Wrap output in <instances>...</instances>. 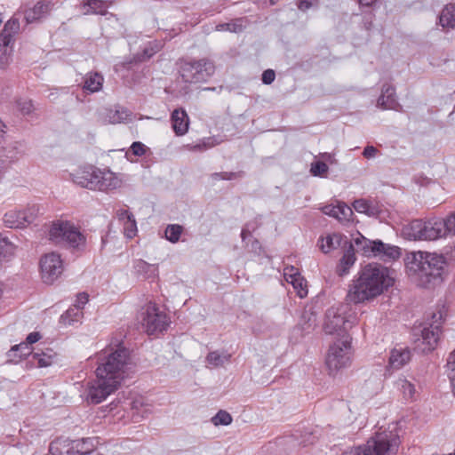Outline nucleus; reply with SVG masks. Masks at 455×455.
<instances>
[{"label":"nucleus","instance_id":"2eb2a0df","mask_svg":"<svg viewBox=\"0 0 455 455\" xmlns=\"http://www.w3.org/2000/svg\"><path fill=\"white\" fill-rule=\"evenodd\" d=\"M99 174H100V168L93 165H84L71 172L69 176L71 180L81 188L97 190Z\"/></svg>","mask_w":455,"mask_h":455},{"label":"nucleus","instance_id":"13d9d810","mask_svg":"<svg viewBox=\"0 0 455 455\" xmlns=\"http://www.w3.org/2000/svg\"><path fill=\"white\" fill-rule=\"evenodd\" d=\"M315 3L316 0H299L298 8L302 12H306L307 10L311 8Z\"/></svg>","mask_w":455,"mask_h":455},{"label":"nucleus","instance_id":"e2e57ef3","mask_svg":"<svg viewBox=\"0 0 455 455\" xmlns=\"http://www.w3.org/2000/svg\"><path fill=\"white\" fill-rule=\"evenodd\" d=\"M251 235V232L248 229V226L243 228L241 232V238L243 241H245L246 237Z\"/></svg>","mask_w":455,"mask_h":455},{"label":"nucleus","instance_id":"f8f14e48","mask_svg":"<svg viewBox=\"0 0 455 455\" xmlns=\"http://www.w3.org/2000/svg\"><path fill=\"white\" fill-rule=\"evenodd\" d=\"M140 322L148 335L163 332L170 323L167 315L156 303L146 304L140 311Z\"/></svg>","mask_w":455,"mask_h":455},{"label":"nucleus","instance_id":"052dcab7","mask_svg":"<svg viewBox=\"0 0 455 455\" xmlns=\"http://www.w3.org/2000/svg\"><path fill=\"white\" fill-rule=\"evenodd\" d=\"M41 339V335L39 332H31L28 335L26 341L24 343H28V346L30 347V345L37 342Z\"/></svg>","mask_w":455,"mask_h":455},{"label":"nucleus","instance_id":"603ef678","mask_svg":"<svg viewBox=\"0 0 455 455\" xmlns=\"http://www.w3.org/2000/svg\"><path fill=\"white\" fill-rule=\"evenodd\" d=\"M147 147L140 141L133 142L130 147V152L135 156H142L146 154Z\"/></svg>","mask_w":455,"mask_h":455},{"label":"nucleus","instance_id":"4d7b16f0","mask_svg":"<svg viewBox=\"0 0 455 455\" xmlns=\"http://www.w3.org/2000/svg\"><path fill=\"white\" fill-rule=\"evenodd\" d=\"M212 179L217 180H230L236 177V173L235 172H216L212 175Z\"/></svg>","mask_w":455,"mask_h":455},{"label":"nucleus","instance_id":"dca6fc26","mask_svg":"<svg viewBox=\"0 0 455 455\" xmlns=\"http://www.w3.org/2000/svg\"><path fill=\"white\" fill-rule=\"evenodd\" d=\"M118 387L108 380L96 378L95 381L88 385L86 400L93 404L100 403Z\"/></svg>","mask_w":455,"mask_h":455},{"label":"nucleus","instance_id":"6e6552de","mask_svg":"<svg viewBox=\"0 0 455 455\" xmlns=\"http://www.w3.org/2000/svg\"><path fill=\"white\" fill-rule=\"evenodd\" d=\"M443 321V317L441 311L434 313L431 322L426 323L419 333L414 332V336L416 337L414 340L416 349L422 353H429L435 349L440 339Z\"/></svg>","mask_w":455,"mask_h":455},{"label":"nucleus","instance_id":"1a4fd4ad","mask_svg":"<svg viewBox=\"0 0 455 455\" xmlns=\"http://www.w3.org/2000/svg\"><path fill=\"white\" fill-rule=\"evenodd\" d=\"M214 72L215 66L208 59L185 60L180 67V76L188 84L204 83Z\"/></svg>","mask_w":455,"mask_h":455},{"label":"nucleus","instance_id":"4c0bfd02","mask_svg":"<svg viewBox=\"0 0 455 455\" xmlns=\"http://www.w3.org/2000/svg\"><path fill=\"white\" fill-rule=\"evenodd\" d=\"M73 455H85L94 449L93 441L91 438H83L72 441Z\"/></svg>","mask_w":455,"mask_h":455},{"label":"nucleus","instance_id":"393cba45","mask_svg":"<svg viewBox=\"0 0 455 455\" xmlns=\"http://www.w3.org/2000/svg\"><path fill=\"white\" fill-rule=\"evenodd\" d=\"M353 208L359 213H364L370 217H377L381 212L378 203L366 200L357 199L353 203Z\"/></svg>","mask_w":455,"mask_h":455},{"label":"nucleus","instance_id":"864d4df0","mask_svg":"<svg viewBox=\"0 0 455 455\" xmlns=\"http://www.w3.org/2000/svg\"><path fill=\"white\" fill-rule=\"evenodd\" d=\"M228 25H229L228 31L235 33L241 32L244 27L243 19H237L234 21L228 22Z\"/></svg>","mask_w":455,"mask_h":455},{"label":"nucleus","instance_id":"aec40b11","mask_svg":"<svg viewBox=\"0 0 455 455\" xmlns=\"http://www.w3.org/2000/svg\"><path fill=\"white\" fill-rule=\"evenodd\" d=\"M98 180V191L114 190L120 188L123 184V180L120 175L108 169H100V174H99Z\"/></svg>","mask_w":455,"mask_h":455},{"label":"nucleus","instance_id":"0eeeda50","mask_svg":"<svg viewBox=\"0 0 455 455\" xmlns=\"http://www.w3.org/2000/svg\"><path fill=\"white\" fill-rule=\"evenodd\" d=\"M50 239L55 243L66 244L70 248L83 250L86 238L74 223L68 220H57L49 231Z\"/></svg>","mask_w":455,"mask_h":455},{"label":"nucleus","instance_id":"72a5a7b5","mask_svg":"<svg viewBox=\"0 0 455 455\" xmlns=\"http://www.w3.org/2000/svg\"><path fill=\"white\" fill-rule=\"evenodd\" d=\"M56 353L51 349L47 348L45 351H42L41 353H34L32 355V359L36 362L37 367H48L51 366L56 361Z\"/></svg>","mask_w":455,"mask_h":455},{"label":"nucleus","instance_id":"c9c22d12","mask_svg":"<svg viewBox=\"0 0 455 455\" xmlns=\"http://www.w3.org/2000/svg\"><path fill=\"white\" fill-rule=\"evenodd\" d=\"M231 355L227 352L212 351L206 356L207 366L211 368L220 367L229 362Z\"/></svg>","mask_w":455,"mask_h":455},{"label":"nucleus","instance_id":"423d86ee","mask_svg":"<svg viewBox=\"0 0 455 455\" xmlns=\"http://www.w3.org/2000/svg\"><path fill=\"white\" fill-rule=\"evenodd\" d=\"M50 239L55 243L66 244L70 248L83 250L86 238L74 223L68 220H57L49 231Z\"/></svg>","mask_w":455,"mask_h":455},{"label":"nucleus","instance_id":"ddd939ff","mask_svg":"<svg viewBox=\"0 0 455 455\" xmlns=\"http://www.w3.org/2000/svg\"><path fill=\"white\" fill-rule=\"evenodd\" d=\"M39 270L43 283L52 284L64 270L61 256L57 252L45 253L39 260Z\"/></svg>","mask_w":455,"mask_h":455},{"label":"nucleus","instance_id":"39448f33","mask_svg":"<svg viewBox=\"0 0 455 455\" xmlns=\"http://www.w3.org/2000/svg\"><path fill=\"white\" fill-rule=\"evenodd\" d=\"M356 312L347 304L331 307L325 314L323 331L326 334L347 335V332L357 324Z\"/></svg>","mask_w":455,"mask_h":455},{"label":"nucleus","instance_id":"4468645a","mask_svg":"<svg viewBox=\"0 0 455 455\" xmlns=\"http://www.w3.org/2000/svg\"><path fill=\"white\" fill-rule=\"evenodd\" d=\"M38 209L33 205L24 209H12L3 217L4 225L9 228H23L36 218Z\"/></svg>","mask_w":455,"mask_h":455},{"label":"nucleus","instance_id":"680f3d73","mask_svg":"<svg viewBox=\"0 0 455 455\" xmlns=\"http://www.w3.org/2000/svg\"><path fill=\"white\" fill-rule=\"evenodd\" d=\"M377 154V148L373 146H367L364 148L363 155L366 158H372Z\"/></svg>","mask_w":455,"mask_h":455},{"label":"nucleus","instance_id":"774afa93","mask_svg":"<svg viewBox=\"0 0 455 455\" xmlns=\"http://www.w3.org/2000/svg\"><path fill=\"white\" fill-rule=\"evenodd\" d=\"M434 455H455V449L453 452L448 453V454H434Z\"/></svg>","mask_w":455,"mask_h":455},{"label":"nucleus","instance_id":"3c124183","mask_svg":"<svg viewBox=\"0 0 455 455\" xmlns=\"http://www.w3.org/2000/svg\"><path fill=\"white\" fill-rule=\"evenodd\" d=\"M87 5L95 13L105 14L106 13V4L102 0H88Z\"/></svg>","mask_w":455,"mask_h":455},{"label":"nucleus","instance_id":"a211bd4d","mask_svg":"<svg viewBox=\"0 0 455 455\" xmlns=\"http://www.w3.org/2000/svg\"><path fill=\"white\" fill-rule=\"evenodd\" d=\"M283 276L287 283H291L299 298L307 295V281L301 275L299 269L293 266H287L283 269Z\"/></svg>","mask_w":455,"mask_h":455},{"label":"nucleus","instance_id":"338daca9","mask_svg":"<svg viewBox=\"0 0 455 455\" xmlns=\"http://www.w3.org/2000/svg\"><path fill=\"white\" fill-rule=\"evenodd\" d=\"M321 156L326 161L332 162L333 156L331 153H323Z\"/></svg>","mask_w":455,"mask_h":455},{"label":"nucleus","instance_id":"9b49d317","mask_svg":"<svg viewBox=\"0 0 455 455\" xmlns=\"http://www.w3.org/2000/svg\"><path fill=\"white\" fill-rule=\"evenodd\" d=\"M410 235L414 240L434 241L447 237L443 219L434 218L427 221L415 220L410 224Z\"/></svg>","mask_w":455,"mask_h":455},{"label":"nucleus","instance_id":"cd10ccee","mask_svg":"<svg viewBox=\"0 0 455 455\" xmlns=\"http://www.w3.org/2000/svg\"><path fill=\"white\" fill-rule=\"evenodd\" d=\"M411 359V352L408 348H394L389 356V366L398 370L404 366Z\"/></svg>","mask_w":455,"mask_h":455},{"label":"nucleus","instance_id":"4be33fe9","mask_svg":"<svg viewBox=\"0 0 455 455\" xmlns=\"http://www.w3.org/2000/svg\"><path fill=\"white\" fill-rule=\"evenodd\" d=\"M172 126L177 136L185 135L189 127V117L183 108L174 109L171 116Z\"/></svg>","mask_w":455,"mask_h":455},{"label":"nucleus","instance_id":"49530a36","mask_svg":"<svg viewBox=\"0 0 455 455\" xmlns=\"http://www.w3.org/2000/svg\"><path fill=\"white\" fill-rule=\"evenodd\" d=\"M328 166L322 161L314 162L310 166V172L315 177H325L328 172Z\"/></svg>","mask_w":455,"mask_h":455},{"label":"nucleus","instance_id":"c85d7f7f","mask_svg":"<svg viewBox=\"0 0 455 455\" xmlns=\"http://www.w3.org/2000/svg\"><path fill=\"white\" fill-rule=\"evenodd\" d=\"M72 440L58 438L49 446L48 455H73Z\"/></svg>","mask_w":455,"mask_h":455},{"label":"nucleus","instance_id":"a18cd8bd","mask_svg":"<svg viewBox=\"0 0 455 455\" xmlns=\"http://www.w3.org/2000/svg\"><path fill=\"white\" fill-rule=\"evenodd\" d=\"M123 227L124 234L127 238L132 239L137 235L138 228L134 216L127 220L126 222L123 224Z\"/></svg>","mask_w":455,"mask_h":455},{"label":"nucleus","instance_id":"7ed1b4c3","mask_svg":"<svg viewBox=\"0 0 455 455\" xmlns=\"http://www.w3.org/2000/svg\"><path fill=\"white\" fill-rule=\"evenodd\" d=\"M129 351L121 344L109 345L97 354L96 378L120 387L125 377Z\"/></svg>","mask_w":455,"mask_h":455},{"label":"nucleus","instance_id":"79ce46f5","mask_svg":"<svg viewBox=\"0 0 455 455\" xmlns=\"http://www.w3.org/2000/svg\"><path fill=\"white\" fill-rule=\"evenodd\" d=\"M318 243L321 251L324 253H328L336 248V243H338V235L335 234L328 235L325 237H322Z\"/></svg>","mask_w":455,"mask_h":455},{"label":"nucleus","instance_id":"bf43d9fd","mask_svg":"<svg viewBox=\"0 0 455 455\" xmlns=\"http://www.w3.org/2000/svg\"><path fill=\"white\" fill-rule=\"evenodd\" d=\"M337 209H338V204L335 205H333V204L325 205L324 207H323L322 211L324 214L336 219Z\"/></svg>","mask_w":455,"mask_h":455},{"label":"nucleus","instance_id":"6e6d98bb","mask_svg":"<svg viewBox=\"0 0 455 455\" xmlns=\"http://www.w3.org/2000/svg\"><path fill=\"white\" fill-rule=\"evenodd\" d=\"M275 78V73L273 69H267L262 73V83L265 84H270Z\"/></svg>","mask_w":455,"mask_h":455},{"label":"nucleus","instance_id":"0e129e2a","mask_svg":"<svg viewBox=\"0 0 455 455\" xmlns=\"http://www.w3.org/2000/svg\"><path fill=\"white\" fill-rule=\"evenodd\" d=\"M377 0H358L360 5L363 6H371Z\"/></svg>","mask_w":455,"mask_h":455},{"label":"nucleus","instance_id":"412c9836","mask_svg":"<svg viewBox=\"0 0 455 455\" xmlns=\"http://www.w3.org/2000/svg\"><path fill=\"white\" fill-rule=\"evenodd\" d=\"M22 156V152L19 148L17 142L3 141L0 146V164L8 165L15 163Z\"/></svg>","mask_w":455,"mask_h":455},{"label":"nucleus","instance_id":"8fccbe9b","mask_svg":"<svg viewBox=\"0 0 455 455\" xmlns=\"http://www.w3.org/2000/svg\"><path fill=\"white\" fill-rule=\"evenodd\" d=\"M443 224H445L447 236L455 235V211L445 219H443Z\"/></svg>","mask_w":455,"mask_h":455},{"label":"nucleus","instance_id":"9d476101","mask_svg":"<svg viewBox=\"0 0 455 455\" xmlns=\"http://www.w3.org/2000/svg\"><path fill=\"white\" fill-rule=\"evenodd\" d=\"M352 347L351 339L343 335L342 339L335 341L328 350L325 363L331 373L347 368L351 364Z\"/></svg>","mask_w":455,"mask_h":455},{"label":"nucleus","instance_id":"f3484780","mask_svg":"<svg viewBox=\"0 0 455 455\" xmlns=\"http://www.w3.org/2000/svg\"><path fill=\"white\" fill-rule=\"evenodd\" d=\"M52 9V4L48 0H38L24 5V20L28 24L39 22L45 19Z\"/></svg>","mask_w":455,"mask_h":455},{"label":"nucleus","instance_id":"09e8293b","mask_svg":"<svg viewBox=\"0 0 455 455\" xmlns=\"http://www.w3.org/2000/svg\"><path fill=\"white\" fill-rule=\"evenodd\" d=\"M18 110L23 115H28L34 111V106L28 99H20L16 101Z\"/></svg>","mask_w":455,"mask_h":455},{"label":"nucleus","instance_id":"20e7f679","mask_svg":"<svg viewBox=\"0 0 455 455\" xmlns=\"http://www.w3.org/2000/svg\"><path fill=\"white\" fill-rule=\"evenodd\" d=\"M401 443L397 423H391L366 443L345 451L342 455H395Z\"/></svg>","mask_w":455,"mask_h":455},{"label":"nucleus","instance_id":"58836bf2","mask_svg":"<svg viewBox=\"0 0 455 455\" xmlns=\"http://www.w3.org/2000/svg\"><path fill=\"white\" fill-rule=\"evenodd\" d=\"M31 354V347L28 346V343H20L13 346L8 352V357L11 361L18 363L22 358L27 357Z\"/></svg>","mask_w":455,"mask_h":455},{"label":"nucleus","instance_id":"6ab92c4d","mask_svg":"<svg viewBox=\"0 0 455 455\" xmlns=\"http://www.w3.org/2000/svg\"><path fill=\"white\" fill-rule=\"evenodd\" d=\"M88 294L85 292L79 293L76 296V303L74 307L68 309L60 316V321L64 324L71 325L74 323L79 322L83 315L82 308L88 302Z\"/></svg>","mask_w":455,"mask_h":455},{"label":"nucleus","instance_id":"f704fd0d","mask_svg":"<svg viewBox=\"0 0 455 455\" xmlns=\"http://www.w3.org/2000/svg\"><path fill=\"white\" fill-rule=\"evenodd\" d=\"M455 4L445 5L439 16V23L443 28H453L455 27Z\"/></svg>","mask_w":455,"mask_h":455},{"label":"nucleus","instance_id":"ea45409f","mask_svg":"<svg viewBox=\"0 0 455 455\" xmlns=\"http://www.w3.org/2000/svg\"><path fill=\"white\" fill-rule=\"evenodd\" d=\"M12 44L0 39V68H5L12 60Z\"/></svg>","mask_w":455,"mask_h":455},{"label":"nucleus","instance_id":"c756f323","mask_svg":"<svg viewBox=\"0 0 455 455\" xmlns=\"http://www.w3.org/2000/svg\"><path fill=\"white\" fill-rule=\"evenodd\" d=\"M356 261L354 249L350 246L340 259L336 272L339 276H344L349 273L350 268Z\"/></svg>","mask_w":455,"mask_h":455},{"label":"nucleus","instance_id":"7c9ffc66","mask_svg":"<svg viewBox=\"0 0 455 455\" xmlns=\"http://www.w3.org/2000/svg\"><path fill=\"white\" fill-rule=\"evenodd\" d=\"M104 77L98 72L86 74L84 77V89L90 92H97L102 89Z\"/></svg>","mask_w":455,"mask_h":455},{"label":"nucleus","instance_id":"f03ea898","mask_svg":"<svg viewBox=\"0 0 455 455\" xmlns=\"http://www.w3.org/2000/svg\"><path fill=\"white\" fill-rule=\"evenodd\" d=\"M445 259L436 253L413 251L407 255L406 269L419 285L428 286L442 280Z\"/></svg>","mask_w":455,"mask_h":455},{"label":"nucleus","instance_id":"c03bdc74","mask_svg":"<svg viewBox=\"0 0 455 455\" xmlns=\"http://www.w3.org/2000/svg\"><path fill=\"white\" fill-rule=\"evenodd\" d=\"M214 426H228L232 423V416L226 411L220 410L212 418Z\"/></svg>","mask_w":455,"mask_h":455},{"label":"nucleus","instance_id":"37998d69","mask_svg":"<svg viewBox=\"0 0 455 455\" xmlns=\"http://www.w3.org/2000/svg\"><path fill=\"white\" fill-rule=\"evenodd\" d=\"M182 231V226L178 224H170L165 228V237L171 243H175L180 240Z\"/></svg>","mask_w":455,"mask_h":455},{"label":"nucleus","instance_id":"473e14b6","mask_svg":"<svg viewBox=\"0 0 455 455\" xmlns=\"http://www.w3.org/2000/svg\"><path fill=\"white\" fill-rule=\"evenodd\" d=\"M133 268L135 273L143 278H151L156 275L157 267L156 265L149 264L143 259H138L134 262Z\"/></svg>","mask_w":455,"mask_h":455},{"label":"nucleus","instance_id":"b1692460","mask_svg":"<svg viewBox=\"0 0 455 455\" xmlns=\"http://www.w3.org/2000/svg\"><path fill=\"white\" fill-rule=\"evenodd\" d=\"M377 106L382 109H395L399 104L395 98V88L390 85H385L382 89V93L378 100Z\"/></svg>","mask_w":455,"mask_h":455},{"label":"nucleus","instance_id":"a19ab883","mask_svg":"<svg viewBox=\"0 0 455 455\" xmlns=\"http://www.w3.org/2000/svg\"><path fill=\"white\" fill-rule=\"evenodd\" d=\"M352 216V208L343 202H338L336 219L342 223H346L351 221Z\"/></svg>","mask_w":455,"mask_h":455},{"label":"nucleus","instance_id":"de8ad7c7","mask_svg":"<svg viewBox=\"0 0 455 455\" xmlns=\"http://www.w3.org/2000/svg\"><path fill=\"white\" fill-rule=\"evenodd\" d=\"M447 368L449 371V378L453 388V394L455 395V351L451 352L448 357Z\"/></svg>","mask_w":455,"mask_h":455},{"label":"nucleus","instance_id":"69168bd1","mask_svg":"<svg viewBox=\"0 0 455 455\" xmlns=\"http://www.w3.org/2000/svg\"><path fill=\"white\" fill-rule=\"evenodd\" d=\"M228 23H222L216 26V30L218 31H228Z\"/></svg>","mask_w":455,"mask_h":455},{"label":"nucleus","instance_id":"a878e982","mask_svg":"<svg viewBox=\"0 0 455 455\" xmlns=\"http://www.w3.org/2000/svg\"><path fill=\"white\" fill-rule=\"evenodd\" d=\"M20 28V19L16 16L11 17L4 26L0 33V39L13 44L14 36L18 35Z\"/></svg>","mask_w":455,"mask_h":455},{"label":"nucleus","instance_id":"5701e85b","mask_svg":"<svg viewBox=\"0 0 455 455\" xmlns=\"http://www.w3.org/2000/svg\"><path fill=\"white\" fill-rule=\"evenodd\" d=\"M355 244L357 251L361 252L362 255L367 258L376 256L379 251V246L383 247L382 241L380 240H370L363 236H360L355 239Z\"/></svg>","mask_w":455,"mask_h":455},{"label":"nucleus","instance_id":"bb28decb","mask_svg":"<svg viewBox=\"0 0 455 455\" xmlns=\"http://www.w3.org/2000/svg\"><path fill=\"white\" fill-rule=\"evenodd\" d=\"M395 386L403 399L406 402H413L418 398V392L413 383L404 378L396 380Z\"/></svg>","mask_w":455,"mask_h":455},{"label":"nucleus","instance_id":"5fc2aeb1","mask_svg":"<svg viewBox=\"0 0 455 455\" xmlns=\"http://www.w3.org/2000/svg\"><path fill=\"white\" fill-rule=\"evenodd\" d=\"M133 216L134 215L125 208H120L116 211V217L122 224Z\"/></svg>","mask_w":455,"mask_h":455},{"label":"nucleus","instance_id":"e433bc0d","mask_svg":"<svg viewBox=\"0 0 455 455\" xmlns=\"http://www.w3.org/2000/svg\"><path fill=\"white\" fill-rule=\"evenodd\" d=\"M130 116L131 114L126 108L118 107L108 110L106 121L109 124H120L130 119Z\"/></svg>","mask_w":455,"mask_h":455},{"label":"nucleus","instance_id":"f257e3e1","mask_svg":"<svg viewBox=\"0 0 455 455\" xmlns=\"http://www.w3.org/2000/svg\"><path fill=\"white\" fill-rule=\"evenodd\" d=\"M395 283L392 271L381 264L371 262L362 267L354 276L347 299L354 304L371 301Z\"/></svg>","mask_w":455,"mask_h":455},{"label":"nucleus","instance_id":"2f4dec72","mask_svg":"<svg viewBox=\"0 0 455 455\" xmlns=\"http://www.w3.org/2000/svg\"><path fill=\"white\" fill-rule=\"evenodd\" d=\"M383 247L379 246L374 258H379L384 261L395 260L401 256V250L399 247L385 243L382 242Z\"/></svg>","mask_w":455,"mask_h":455}]
</instances>
